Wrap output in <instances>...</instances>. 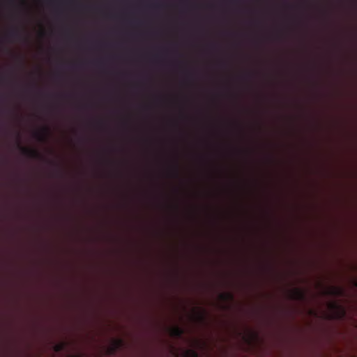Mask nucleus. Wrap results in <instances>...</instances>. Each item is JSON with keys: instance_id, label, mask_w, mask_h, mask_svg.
Wrapping results in <instances>:
<instances>
[{"instance_id": "1", "label": "nucleus", "mask_w": 357, "mask_h": 357, "mask_svg": "<svg viewBox=\"0 0 357 357\" xmlns=\"http://www.w3.org/2000/svg\"><path fill=\"white\" fill-rule=\"evenodd\" d=\"M328 307L330 310L333 312L331 315V319H342L346 314L344 308L337 303H329Z\"/></svg>"}, {"instance_id": "2", "label": "nucleus", "mask_w": 357, "mask_h": 357, "mask_svg": "<svg viewBox=\"0 0 357 357\" xmlns=\"http://www.w3.org/2000/svg\"><path fill=\"white\" fill-rule=\"evenodd\" d=\"M18 148L24 155L29 158L41 159L43 158L41 154L36 149L22 146L20 142H18Z\"/></svg>"}, {"instance_id": "3", "label": "nucleus", "mask_w": 357, "mask_h": 357, "mask_svg": "<svg viewBox=\"0 0 357 357\" xmlns=\"http://www.w3.org/2000/svg\"><path fill=\"white\" fill-rule=\"evenodd\" d=\"M290 298L294 301H303L305 299V293L300 288H294L290 292Z\"/></svg>"}, {"instance_id": "4", "label": "nucleus", "mask_w": 357, "mask_h": 357, "mask_svg": "<svg viewBox=\"0 0 357 357\" xmlns=\"http://www.w3.org/2000/svg\"><path fill=\"white\" fill-rule=\"evenodd\" d=\"M325 294L332 296H342L344 294V291L340 287H331L325 291Z\"/></svg>"}, {"instance_id": "5", "label": "nucleus", "mask_w": 357, "mask_h": 357, "mask_svg": "<svg viewBox=\"0 0 357 357\" xmlns=\"http://www.w3.org/2000/svg\"><path fill=\"white\" fill-rule=\"evenodd\" d=\"M170 334L176 338H181L184 334V329L180 326H176L170 328Z\"/></svg>"}, {"instance_id": "6", "label": "nucleus", "mask_w": 357, "mask_h": 357, "mask_svg": "<svg viewBox=\"0 0 357 357\" xmlns=\"http://www.w3.org/2000/svg\"><path fill=\"white\" fill-rule=\"evenodd\" d=\"M49 128L47 127H45L43 128L41 131L36 132L34 135L38 140L40 142H45L47 139V137L49 134Z\"/></svg>"}, {"instance_id": "7", "label": "nucleus", "mask_w": 357, "mask_h": 357, "mask_svg": "<svg viewBox=\"0 0 357 357\" xmlns=\"http://www.w3.org/2000/svg\"><path fill=\"white\" fill-rule=\"evenodd\" d=\"M7 37L10 38L17 39L21 38L22 34L18 29H13L8 33Z\"/></svg>"}, {"instance_id": "8", "label": "nucleus", "mask_w": 357, "mask_h": 357, "mask_svg": "<svg viewBox=\"0 0 357 357\" xmlns=\"http://www.w3.org/2000/svg\"><path fill=\"white\" fill-rule=\"evenodd\" d=\"M220 298L223 301H231L234 298L233 294L229 292L220 294Z\"/></svg>"}, {"instance_id": "9", "label": "nucleus", "mask_w": 357, "mask_h": 357, "mask_svg": "<svg viewBox=\"0 0 357 357\" xmlns=\"http://www.w3.org/2000/svg\"><path fill=\"white\" fill-rule=\"evenodd\" d=\"M66 347V344L64 342H61V343H58V344H56L54 346V351H56V352H60L61 351H63Z\"/></svg>"}, {"instance_id": "10", "label": "nucleus", "mask_w": 357, "mask_h": 357, "mask_svg": "<svg viewBox=\"0 0 357 357\" xmlns=\"http://www.w3.org/2000/svg\"><path fill=\"white\" fill-rule=\"evenodd\" d=\"M196 317L199 321H204L205 319V312L204 310L196 313Z\"/></svg>"}, {"instance_id": "11", "label": "nucleus", "mask_w": 357, "mask_h": 357, "mask_svg": "<svg viewBox=\"0 0 357 357\" xmlns=\"http://www.w3.org/2000/svg\"><path fill=\"white\" fill-rule=\"evenodd\" d=\"M122 344V341L121 340L114 341V346L111 348V353H114L115 351Z\"/></svg>"}, {"instance_id": "12", "label": "nucleus", "mask_w": 357, "mask_h": 357, "mask_svg": "<svg viewBox=\"0 0 357 357\" xmlns=\"http://www.w3.org/2000/svg\"><path fill=\"white\" fill-rule=\"evenodd\" d=\"M188 353L192 354L193 356V357H197V354L195 351L188 350Z\"/></svg>"}]
</instances>
